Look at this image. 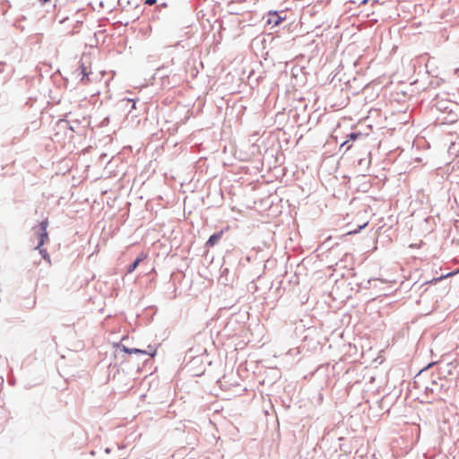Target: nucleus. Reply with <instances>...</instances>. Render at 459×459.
Segmentation results:
<instances>
[{
	"instance_id": "nucleus-10",
	"label": "nucleus",
	"mask_w": 459,
	"mask_h": 459,
	"mask_svg": "<svg viewBox=\"0 0 459 459\" xmlns=\"http://www.w3.org/2000/svg\"><path fill=\"white\" fill-rule=\"evenodd\" d=\"M452 274L453 273H448L446 275H442L439 278H437V279L433 280L432 281H437L442 280V279L446 278L447 276L452 275Z\"/></svg>"
},
{
	"instance_id": "nucleus-3",
	"label": "nucleus",
	"mask_w": 459,
	"mask_h": 459,
	"mask_svg": "<svg viewBox=\"0 0 459 459\" xmlns=\"http://www.w3.org/2000/svg\"><path fill=\"white\" fill-rule=\"evenodd\" d=\"M148 257V254L141 253L135 261L127 267V273H132L139 265L140 262L145 260Z\"/></svg>"
},
{
	"instance_id": "nucleus-1",
	"label": "nucleus",
	"mask_w": 459,
	"mask_h": 459,
	"mask_svg": "<svg viewBox=\"0 0 459 459\" xmlns=\"http://www.w3.org/2000/svg\"><path fill=\"white\" fill-rule=\"evenodd\" d=\"M122 351L128 354H147L151 357H154L156 354V349L149 346L148 350H140V349H130L126 346L122 347Z\"/></svg>"
},
{
	"instance_id": "nucleus-12",
	"label": "nucleus",
	"mask_w": 459,
	"mask_h": 459,
	"mask_svg": "<svg viewBox=\"0 0 459 459\" xmlns=\"http://www.w3.org/2000/svg\"><path fill=\"white\" fill-rule=\"evenodd\" d=\"M74 33H75V31H74V30H73V31L69 32L68 34H69V35H74Z\"/></svg>"
},
{
	"instance_id": "nucleus-6",
	"label": "nucleus",
	"mask_w": 459,
	"mask_h": 459,
	"mask_svg": "<svg viewBox=\"0 0 459 459\" xmlns=\"http://www.w3.org/2000/svg\"><path fill=\"white\" fill-rule=\"evenodd\" d=\"M81 74H82V78H81L82 82L83 84H87L89 82L88 73L86 71V67L83 65H81Z\"/></svg>"
},
{
	"instance_id": "nucleus-11",
	"label": "nucleus",
	"mask_w": 459,
	"mask_h": 459,
	"mask_svg": "<svg viewBox=\"0 0 459 459\" xmlns=\"http://www.w3.org/2000/svg\"><path fill=\"white\" fill-rule=\"evenodd\" d=\"M347 143H348V141L344 142L343 143H342L341 147L345 146Z\"/></svg>"
},
{
	"instance_id": "nucleus-5",
	"label": "nucleus",
	"mask_w": 459,
	"mask_h": 459,
	"mask_svg": "<svg viewBox=\"0 0 459 459\" xmlns=\"http://www.w3.org/2000/svg\"><path fill=\"white\" fill-rule=\"evenodd\" d=\"M48 224V221H43L40 223V228H41L42 233H41L40 241L37 247H39L40 246H42L44 244L45 239L48 238V233H47Z\"/></svg>"
},
{
	"instance_id": "nucleus-4",
	"label": "nucleus",
	"mask_w": 459,
	"mask_h": 459,
	"mask_svg": "<svg viewBox=\"0 0 459 459\" xmlns=\"http://www.w3.org/2000/svg\"><path fill=\"white\" fill-rule=\"evenodd\" d=\"M223 235V230H221L220 232L218 233H215L213 235H212L209 239L207 240L206 242V246L208 247H213L214 245H216L218 243V241L221 238Z\"/></svg>"
},
{
	"instance_id": "nucleus-13",
	"label": "nucleus",
	"mask_w": 459,
	"mask_h": 459,
	"mask_svg": "<svg viewBox=\"0 0 459 459\" xmlns=\"http://www.w3.org/2000/svg\"><path fill=\"white\" fill-rule=\"evenodd\" d=\"M133 108H135V102H133V106H132Z\"/></svg>"
},
{
	"instance_id": "nucleus-8",
	"label": "nucleus",
	"mask_w": 459,
	"mask_h": 459,
	"mask_svg": "<svg viewBox=\"0 0 459 459\" xmlns=\"http://www.w3.org/2000/svg\"><path fill=\"white\" fill-rule=\"evenodd\" d=\"M362 135L361 133H351L348 135L349 139L350 140H357L358 138H359L360 136Z\"/></svg>"
},
{
	"instance_id": "nucleus-15",
	"label": "nucleus",
	"mask_w": 459,
	"mask_h": 459,
	"mask_svg": "<svg viewBox=\"0 0 459 459\" xmlns=\"http://www.w3.org/2000/svg\"><path fill=\"white\" fill-rule=\"evenodd\" d=\"M367 1H368V0H363V1H362V4H365V3H367Z\"/></svg>"
},
{
	"instance_id": "nucleus-14",
	"label": "nucleus",
	"mask_w": 459,
	"mask_h": 459,
	"mask_svg": "<svg viewBox=\"0 0 459 459\" xmlns=\"http://www.w3.org/2000/svg\"><path fill=\"white\" fill-rule=\"evenodd\" d=\"M351 145H348V146H347V148H346V150H350V149H351Z\"/></svg>"
},
{
	"instance_id": "nucleus-7",
	"label": "nucleus",
	"mask_w": 459,
	"mask_h": 459,
	"mask_svg": "<svg viewBox=\"0 0 459 459\" xmlns=\"http://www.w3.org/2000/svg\"><path fill=\"white\" fill-rule=\"evenodd\" d=\"M368 225V222H364L362 225H359L358 229H352L349 230L345 235H352L359 232L362 229H364Z\"/></svg>"
},
{
	"instance_id": "nucleus-9",
	"label": "nucleus",
	"mask_w": 459,
	"mask_h": 459,
	"mask_svg": "<svg viewBox=\"0 0 459 459\" xmlns=\"http://www.w3.org/2000/svg\"><path fill=\"white\" fill-rule=\"evenodd\" d=\"M157 0H145L144 4L148 5H152L156 4Z\"/></svg>"
},
{
	"instance_id": "nucleus-2",
	"label": "nucleus",
	"mask_w": 459,
	"mask_h": 459,
	"mask_svg": "<svg viewBox=\"0 0 459 459\" xmlns=\"http://www.w3.org/2000/svg\"><path fill=\"white\" fill-rule=\"evenodd\" d=\"M267 17V23L273 26L279 25L285 20V17L281 16L277 12H269Z\"/></svg>"
}]
</instances>
